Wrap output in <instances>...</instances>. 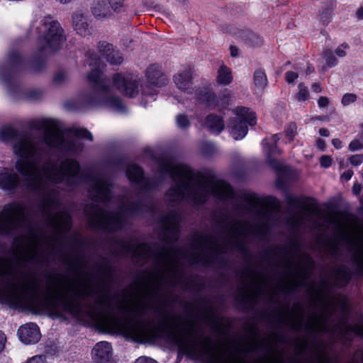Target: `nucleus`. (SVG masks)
Segmentation results:
<instances>
[{
	"label": "nucleus",
	"mask_w": 363,
	"mask_h": 363,
	"mask_svg": "<svg viewBox=\"0 0 363 363\" xmlns=\"http://www.w3.org/2000/svg\"><path fill=\"white\" fill-rule=\"evenodd\" d=\"M180 213L170 211L160 218L162 244L150 245L137 244L133 240H116L114 253L120 257L131 256L133 262L139 265L152 258V270L142 276L139 289L151 298L157 296L163 286L175 287L184 276L182 261L189 264L211 266L216 262L225 250L213 234L195 233L191 235L187 246L179 247Z\"/></svg>",
	"instance_id": "f257e3e1"
},
{
	"label": "nucleus",
	"mask_w": 363,
	"mask_h": 363,
	"mask_svg": "<svg viewBox=\"0 0 363 363\" xmlns=\"http://www.w3.org/2000/svg\"><path fill=\"white\" fill-rule=\"evenodd\" d=\"M46 295L39 301L40 285L35 277L23 274L17 277L12 262L0 257V301L13 307L37 306L58 313L65 312L79 316L83 307L88 316L101 329L116 332V315H113L111 298L108 289L93 288L86 281L68 284L65 288L48 285Z\"/></svg>",
	"instance_id": "f03ea898"
},
{
	"label": "nucleus",
	"mask_w": 363,
	"mask_h": 363,
	"mask_svg": "<svg viewBox=\"0 0 363 363\" xmlns=\"http://www.w3.org/2000/svg\"><path fill=\"white\" fill-rule=\"evenodd\" d=\"M28 127L36 130H44L41 141H33L27 133H21L11 126L0 130V140L3 142L14 141L13 150L19 158L16 168L19 173L28 176V184L33 188L36 181L46 175L51 167V160L43 162L49 152L46 146L74 154L82 148L78 139H65L57 121L48 118L33 119Z\"/></svg>",
	"instance_id": "7ed1b4c3"
},
{
	"label": "nucleus",
	"mask_w": 363,
	"mask_h": 363,
	"mask_svg": "<svg viewBox=\"0 0 363 363\" xmlns=\"http://www.w3.org/2000/svg\"><path fill=\"white\" fill-rule=\"evenodd\" d=\"M50 167L46 175H41L35 184L33 188L28 184V176L20 173L24 177L21 180L17 174L13 170L5 169L0 172V188L13 193L17 189L42 194L38 205V211L46 221L47 225L52 228L55 235L53 239L58 240L63 234L71 229L72 219L66 211H54L58 208L59 198L57 193L53 189L54 184L62 183L67 186H73L77 179L80 172L79 162L71 158L62 160L59 164L51 161Z\"/></svg>",
	"instance_id": "20e7f679"
},
{
	"label": "nucleus",
	"mask_w": 363,
	"mask_h": 363,
	"mask_svg": "<svg viewBox=\"0 0 363 363\" xmlns=\"http://www.w3.org/2000/svg\"><path fill=\"white\" fill-rule=\"evenodd\" d=\"M155 313L161 316L160 327L171 330L180 350L194 360L206 363H251L244 354L252 353L259 346L258 342L246 346L235 345L233 351L228 352L226 344H216L211 337L202 334L199 335L196 323L192 319H187L182 323V316L174 315L171 320L170 315L162 313L158 307L155 309ZM257 363H284V361L281 357H275L272 351L270 358L261 357Z\"/></svg>",
	"instance_id": "39448f33"
},
{
	"label": "nucleus",
	"mask_w": 363,
	"mask_h": 363,
	"mask_svg": "<svg viewBox=\"0 0 363 363\" xmlns=\"http://www.w3.org/2000/svg\"><path fill=\"white\" fill-rule=\"evenodd\" d=\"M158 164L161 175L169 174L174 183L166 194L169 202L178 203L186 199L199 205L206 202L211 194L224 202L235 197L233 188L223 181L213 183L201 172L184 164H174L169 159L160 160Z\"/></svg>",
	"instance_id": "423d86ee"
},
{
	"label": "nucleus",
	"mask_w": 363,
	"mask_h": 363,
	"mask_svg": "<svg viewBox=\"0 0 363 363\" xmlns=\"http://www.w3.org/2000/svg\"><path fill=\"white\" fill-rule=\"evenodd\" d=\"M112 184L108 179L96 177L91 181L89 194L95 203L85 206L84 211L91 228L106 233L121 230L125 224L128 216L142 212L140 201H130L128 199H119L118 209L109 211L101 208L97 203H107L111 199Z\"/></svg>",
	"instance_id": "0eeeda50"
},
{
	"label": "nucleus",
	"mask_w": 363,
	"mask_h": 363,
	"mask_svg": "<svg viewBox=\"0 0 363 363\" xmlns=\"http://www.w3.org/2000/svg\"><path fill=\"white\" fill-rule=\"evenodd\" d=\"M87 79L91 90L82 96L83 107L105 106L117 111L125 110L121 99L113 94L109 79L104 77L100 69L94 68L88 74Z\"/></svg>",
	"instance_id": "6e6552de"
},
{
	"label": "nucleus",
	"mask_w": 363,
	"mask_h": 363,
	"mask_svg": "<svg viewBox=\"0 0 363 363\" xmlns=\"http://www.w3.org/2000/svg\"><path fill=\"white\" fill-rule=\"evenodd\" d=\"M42 26L43 31L38 40V50L39 55L44 57L60 50L66 37L60 23L50 16L43 18Z\"/></svg>",
	"instance_id": "1a4fd4ad"
},
{
	"label": "nucleus",
	"mask_w": 363,
	"mask_h": 363,
	"mask_svg": "<svg viewBox=\"0 0 363 363\" xmlns=\"http://www.w3.org/2000/svg\"><path fill=\"white\" fill-rule=\"evenodd\" d=\"M40 233L29 225L28 233L14 238L18 258L23 263L43 265L49 262V256L38 252Z\"/></svg>",
	"instance_id": "9d476101"
},
{
	"label": "nucleus",
	"mask_w": 363,
	"mask_h": 363,
	"mask_svg": "<svg viewBox=\"0 0 363 363\" xmlns=\"http://www.w3.org/2000/svg\"><path fill=\"white\" fill-rule=\"evenodd\" d=\"M230 213L228 211L220 213L215 218L216 222L226 233L228 242L233 245L235 250L245 252L246 245L244 239L251 233L252 228L246 222H230Z\"/></svg>",
	"instance_id": "9b49d317"
},
{
	"label": "nucleus",
	"mask_w": 363,
	"mask_h": 363,
	"mask_svg": "<svg viewBox=\"0 0 363 363\" xmlns=\"http://www.w3.org/2000/svg\"><path fill=\"white\" fill-rule=\"evenodd\" d=\"M303 311L299 307V311L295 316H289L284 314L283 311H278L276 315V322L279 324H286L291 330L299 332L304 328V330L314 334L330 333V328L326 321L321 316L317 314H313L310 320L303 325Z\"/></svg>",
	"instance_id": "f8f14e48"
},
{
	"label": "nucleus",
	"mask_w": 363,
	"mask_h": 363,
	"mask_svg": "<svg viewBox=\"0 0 363 363\" xmlns=\"http://www.w3.org/2000/svg\"><path fill=\"white\" fill-rule=\"evenodd\" d=\"M28 220L26 208L19 203L4 206L0 211V235L8 236L21 229Z\"/></svg>",
	"instance_id": "ddd939ff"
},
{
	"label": "nucleus",
	"mask_w": 363,
	"mask_h": 363,
	"mask_svg": "<svg viewBox=\"0 0 363 363\" xmlns=\"http://www.w3.org/2000/svg\"><path fill=\"white\" fill-rule=\"evenodd\" d=\"M342 241L354 247H358L352 255V262L354 265V273L358 277L363 275V238L358 239L353 238L344 229L340 230L338 240H335L328 243L329 252L331 255H337L340 252V242Z\"/></svg>",
	"instance_id": "4468645a"
},
{
	"label": "nucleus",
	"mask_w": 363,
	"mask_h": 363,
	"mask_svg": "<svg viewBox=\"0 0 363 363\" xmlns=\"http://www.w3.org/2000/svg\"><path fill=\"white\" fill-rule=\"evenodd\" d=\"M248 205L246 209L253 213L264 224H267L273 214L279 209V201L274 197L260 199L256 195L247 197Z\"/></svg>",
	"instance_id": "2eb2a0df"
},
{
	"label": "nucleus",
	"mask_w": 363,
	"mask_h": 363,
	"mask_svg": "<svg viewBox=\"0 0 363 363\" xmlns=\"http://www.w3.org/2000/svg\"><path fill=\"white\" fill-rule=\"evenodd\" d=\"M250 277L253 284V288L248 289L244 286L239 288L236 296V302L244 309L252 308L256 303L257 298L264 293L263 285L265 279L262 276H256L255 272H250Z\"/></svg>",
	"instance_id": "dca6fc26"
},
{
	"label": "nucleus",
	"mask_w": 363,
	"mask_h": 363,
	"mask_svg": "<svg viewBox=\"0 0 363 363\" xmlns=\"http://www.w3.org/2000/svg\"><path fill=\"white\" fill-rule=\"evenodd\" d=\"M237 116L230 123V134L235 140L243 138L247 133V125L256 124L255 113L246 107L237 108Z\"/></svg>",
	"instance_id": "f3484780"
},
{
	"label": "nucleus",
	"mask_w": 363,
	"mask_h": 363,
	"mask_svg": "<svg viewBox=\"0 0 363 363\" xmlns=\"http://www.w3.org/2000/svg\"><path fill=\"white\" fill-rule=\"evenodd\" d=\"M114 86L123 94L129 97H134L139 93L140 80L138 76L130 74H115L113 77Z\"/></svg>",
	"instance_id": "a211bd4d"
},
{
	"label": "nucleus",
	"mask_w": 363,
	"mask_h": 363,
	"mask_svg": "<svg viewBox=\"0 0 363 363\" xmlns=\"http://www.w3.org/2000/svg\"><path fill=\"white\" fill-rule=\"evenodd\" d=\"M280 139L279 134H274L270 139H264L262 142L264 151L267 155V162L269 165L277 173L281 174L286 172L288 167L284 165L282 162L272 158L273 154L281 155L282 151L277 147V143Z\"/></svg>",
	"instance_id": "6ab92c4d"
},
{
	"label": "nucleus",
	"mask_w": 363,
	"mask_h": 363,
	"mask_svg": "<svg viewBox=\"0 0 363 363\" xmlns=\"http://www.w3.org/2000/svg\"><path fill=\"white\" fill-rule=\"evenodd\" d=\"M272 252L277 255L281 259V264L287 269L289 275L291 277L290 280L294 289H296L298 287L306 286V280L300 279L294 274L292 271L293 260L289 257L291 255V250L288 249L286 247L275 246L272 249Z\"/></svg>",
	"instance_id": "aec40b11"
},
{
	"label": "nucleus",
	"mask_w": 363,
	"mask_h": 363,
	"mask_svg": "<svg viewBox=\"0 0 363 363\" xmlns=\"http://www.w3.org/2000/svg\"><path fill=\"white\" fill-rule=\"evenodd\" d=\"M143 174L142 168L135 164H130L127 167L126 175L128 179L138 184L142 190L149 191L156 189L158 186L157 182L155 179H145Z\"/></svg>",
	"instance_id": "412c9836"
},
{
	"label": "nucleus",
	"mask_w": 363,
	"mask_h": 363,
	"mask_svg": "<svg viewBox=\"0 0 363 363\" xmlns=\"http://www.w3.org/2000/svg\"><path fill=\"white\" fill-rule=\"evenodd\" d=\"M98 50L111 65H120L123 63L122 53L116 49L112 44L106 41H100L98 44Z\"/></svg>",
	"instance_id": "4be33fe9"
},
{
	"label": "nucleus",
	"mask_w": 363,
	"mask_h": 363,
	"mask_svg": "<svg viewBox=\"0 0 363 363\" xmlns=\"http://www.w3.org/2000/svg\"><path fill=\"white\" fill-rule=\"evenodd\" d=\"M18 334L21 342L26 345L35 344L40 338L39 328L33 323H26L21 326L18 330Z\"/></svg>",
	"instance_id": "5701e85b"
},
{
	"label": "nucleus",
	"mask_w": 363,
	"mask_h": 363,
	"mask_svg": "<svg viewBox=\"0 0 363 363\" xmlns=\"http://www.w3.org/2000/svg\"><path fill=\"white\" fill-rule=\"evenodd\" d=\"M93 359L96 363H107L112 355V347L108 342H100L92 350Z\"/></svg>",
	"instance_id": "b1692460"
},
{
	"label": "nucleus",
	"mask_w": 363,
	"mask_h": 363,
	"mask_svg": "<svg viewBox=\"0 0 363 363\" xmlns=\"http://www.w3.org/2000/svg\"><path fill=\"white\" fill-rule=\"evenodd\" d=\"M192 74V69L191 68H188L179 71L177 74H175L174 77V81L177 87L182 91L191 94L193 92V89H191Z\"/></svg>",
	"instance_id": "393cba45"
},
{
	"label": "nucleus",
	"mask_w": 363,
	"mask_h": 363,
	"mask_svg": "<svg viewBox=\"0 0 363 363\" xmlns=\"http://www.w3.org/2000/svg\"><path fill=\"white\" fill-rule=\"evenodd\" d=\"M335 330L337 331V334L341 338L348 341L352 340L353 335L363 337V326L358 324H338Z\"/></svg>",
	"instance_id": "a878e982"
},
{
	"label": "nucleus",
	"mask_w": 363,
	"mask_h": 363,
	"mask_svg": "<svg viewBox=\"0 0 363 363\" xmlns=\"http://www.w3.org/2000/svg\"><path fill=\"white\" fill-rule=\"evenodd\" d=\"M146 77L148 82L156 86H162L167 84V78L161 71L160 68L156 65H150L146 70Z\"/></svg>",
	"instance_id": "bb28decb"
},
{
	"label": "nucleus",
	"mask_w": 363,
	"mask_h": 363,
	"mask_svg": "<svg viewBox=\"0 0 363 363\" xmlns=\"http://www.w3.org/2000/svg\"><path fill=\"white\" fill-rule=\"evenodd\" d=\"M72 26L79 35L86 37L91 35V27L87 18L84 14L74 13L72 15Z\"/></svg>",
	"instance_id": "cd10ccee"
},
{
	"label": "nucleus",
	"mask_w": 363,
	"mask_h": 363,
	"mask_svg": "<svg viewBox=\"0 0 363 363\" xmlns=\"http://www.w3.org/2000/svg\"><path fill=\"white\" fill-rule=\"evenodd\" d=\"M92 14L98 19L110 18L112 16L106 0L94 1L91 6Z\"/></svg>",
	"instance_id": "c85d7f7f"
},
{
	"label": "nucleus",
	"mask_w": 363,
	"mask_h": 363,
	"mask_svg": "<svg viewBox=\"0 0 363 363\" xmlns=\"http://www.w3.org/2000/svg\"><path fill=\"white\" fill-rule=\"evenodd\" d=\"M205 126L211 133L219 134L223 130L225 124L220 116L215 114H210L206 118Z\"/></svg>",
	"instance_id": "c756f323"
},
{
	"label": "nucleus",
	"mask_w": 363,
	"mask_h": 363,
	"mask_svg": "<svg viewBox=\"0 0 363 363\" xmlns=\"http://www.w3.org/2000/svg\"><path fill=\"white\" fill-rule=\"evenodd\" d=\"M196 95L199 101L205 103L208 106L214 107L218 104L216 94L208 89H199L196 91Z\"/></svg>",
	"instance_id": "7c9ffc66"
},
{
	"label": "nucleus",
	"mask_w": 363,
	"mask_h": 363,
	"mask_svg": "<svg viewBox=\"0 0 363 363\" xmlns=\"http://www.w3.org/2000/svg\"><path fill=\"white\" fill-rule=\"evenodd\" d=\"M353 272L347 267L342 265L335 271V279L340 286L347 285L351 280Z\"/></svg>",
	"instance_id": "2f4dec72"
},
{
	"label": "nucleus",
	"mask_w": 363,
	"mask_h": 363,
	"mask_svg": "<svg viewBox=\"0 0 363 363\" xmlns=\"http://www.w3.org/2000/svg\"><path fill=\"white\" fill-rule=\"evenodd\" d=\"M253 80L256 89L260 92L263 91L268 84L266 73L262 69H258L255 71Z\"/></svg>",
	"instance_id": "473e14b6"
},
{
	"label": "nucleus",
	"mask_w": 363,
	"mask_h": 363,
	"mask_svg": "<svg viewBox=\"0 0 363 363\" xmlns=\"http://www.w3.org/2000/svg\"><path fill=\"white\" fill-rule=\"evenodd\" d=\"M306 267H298L297 270L294 272V274L298 279L306 280V286L308 285L307 281L311 277V272H307L306 268H308L310 270H313V269L314 268V262L310 256L306 257Z\"/></svg>",
	"instance_id": "72a5a7b5"
},
{
	"label": "nucleus",
	"mask_w": 363,
	"mask_h": 363,
	"mask_svg": "<svg viewBox=\"0 0 363 363\" xmlns=\"http://www.w3.org/2000/svg\"><path fill=\"white\" fill-rule=\"evenodd\" d=\"M240 36L250 46H258L262 43V40L259 35L248 30L240 31Z\"/></svg>",
	"instance_id": "f704fd0d"
},
{
	"label": "nucleus",
	"mask_w": 363,
	"mask_h": 363,
	"mask_svg": "<svg viewBox=\"0 0 363 363\" xmlns=\"http://www.w3.org/2000/svg\"><path fill=\"white\" fill-rule=\"evenodd\" d=\"M233 81L232 72L226 65H222L218 70L217 82L223 85L229 84Z\"/></svg>",
	"instance_id": "c9c22d12"
},
{
	"label": "nucleus",
	"mask_w": 363,
	"mask_h": 363,
	"mask_svg": "<svg viewBox=\"0 0 363 363\" xmlns=\"http://www.w3.org/2000/svg\"><path fill=\"white\" fill-rule=\"evenodd\" d=\"M318 363H330V359L328 355L319 354L317 356ZM350 363H363V352L357 350L353 354Z\"/></svg>",
	"instance_id": "e433bc0d"
},
{
	"label": "nucleus",
	"mask_w": 363,
	"mask_h": 363,
	"mask_svg": "<svg viewBox=\"0 0 363 363\" xmlns=\"http://www.w3.org/2000/svg\"><path fill=\"white\" fill-rule=\"evenodd\" d=\"M23 59L18 52H10L8 55V63L12 69H20L23 66Z\"/></svg>",
	"instance_id": "4c0bfd02"
},
{
	"label": "nucleus",
	"mask_w": 363,
	"mask_h": 363,
	"mask_svg": "<svg viewBox=\"0 0 363 363\" xmlns=\"http://www.w3.org/2000/svg\"><path fill=\"white\" fill-rule=\"evenodd\" d=\"M210 328L216 333L222 335L225 333L223 324L213 315H206Z\"/></svg>",
	"instance_id": "58836bf2"
},
{
	"label": "nucleus",
	"mask_w": 363,
	"mask_h": 363,
	"mask_svg": "<svg viewBox=\"0 0 363 363\" xmlns=\"http://www.w3.org/2000/svg\"><path fill=\"white\" fill-rule=\"evenodd\" d=\"M335 7V1H331L329 2L327 6L324 8L323 11L320 13V19L324 24H328L330 22L332 18V13Z\"/></svg>",
	"instance_id": "ea45409f"
},
{
	"label": "nucleus",
	"mask_w": 363,
	"mask_h": 363,
	"mask_svg": "<svg viewBox=\"0 0 363 363\" xmlns=\"http://www.w3.org/2000/svg\"><path fill=\"white\" fill-rule=\"evenodd\" d=\"M62 264L67 266L72 272H77L82 267V257H77L76 259L63 258Z\"/></svg>",
	"instance_id": "a19ab883"
},
{
	"label": "nucleus",
	"mask_w": 363,
	"mask_h": 363,
	"mask_svg": "<svg viewBox=\"0 0 363 363\" xmlns=\"http://www.w3.org/2000/svg\"><path fill=\"white\" fill-rule=\"evenodd\" d=\"M98 272L106 278H112L114 274L113 267L107 262H104L99 265Z\"/></svg>",
	"instance_id": "79ce46f5"
},
{
	"label": "nucleus",
	"mask_w": 363,
	"mask_h": 363,
	"mask_svg": "<svg viewBox=\"0 0 363 363\" xmlns=\"http://www.w3.org/2000/svg\"><path fill=\"white\" fill-rule=\"evenodd\" d=\"M216 152V147L211 142H203L201 145V152L205 157H210Z\"/></svg>",
	"instance_id": "37998d69"
},
{
	"label": "nucleus",
	"mask_w": 363,
	"mask_h": 363,
	"mask_svg": "<svg viewBox=\"0 0 363 363\" xmlns=\"http://www.w3.org/2000/svg\"><path fill=\"white\" fill-rule=\"evenodd\" d=\"M323 56L328 67H333L337 65L338 60L333 55V52L331 50L328 49L325 50L323 52Z\"/></svg>",
	"instance_id": "c03bdc74"
},
{
	"label": "nucleus",
	"mask_w": 363,
	"mask_h": 363,
	"mask_svg": "<svg viewBox=\"0 0 363 363\" xmlns=\"http://www.w3.org/2000/svg\"><path fill=\"white\" fill-rule=\"evenodd\" d=\"M298 88V92L296 96V99L299 101L307 100L309 96L308 88L303 83L299 84Z\"/></svg>",
	"instance_id": "a18cd8bd"
},
{
	"label": "nucleus",
	"mask_w": 363,
	"mask_h": 363,
	"mask_svg": "<svg viewBox=\"0 0 363 363\" xmlns=\"http://www.w3.org/2000/svg\"><path fill=\"white\" fill-rule=\"evenodd\" d=\"M108 3V6L111 12H121L123 9V0H106Z\"/></svg>",
	"instance_id": "49530a36"
},
{
	"label": "nucleus",
	"mask_w": 363,
	"mask_h": 363,
	"mask_svg": "<svg viewBox=\"0 0 363 363\" xmlns=\"http://www.w3.org/2000/svg\"><path fill=\"white\" fill-rule=\"evenodd\" d=\"M72 132L77 138H82L89 140L91 141L93 140V136L91 133L85 128H75L72 130Z\"/></svg>",
	"instance_id": "de8ad7c7"
},
{
	"label": "nucleus",
	"mask_w": 363,
	"mask_h": 363,
	"mask_svg": "<svg viewBox=\"0 0 363 363\" xmlns=\"http://www.w3.org/2000/svg\"><path fill=\"white\" fill-rule=\"evenodd\" d=\"M177 125L179 128L185 129L190 125L189 120L186 115L179 114L176 118Z\"/></svg>",
	"instance_id": "09e8293b"
},
{
	"label": "nucleus",
	"mask_w": 363,
	"mask_h": 363,
	"mask_svg": "<svg viewBox=\"0 0 363 363\" xmlns=\"http://www.w3.org/2000/svg\"><path fill=\"white\" fill-rule=\"evenodd\" d=\"M297 126L296 123H291L288 125L285 132L286 137L288 138L289 142H291L294 140L295 135H296Z\"/></svg>",
	"instance_id": "8fccbe9b"
},
{
	"label": "nucleus",
	"mask_w": 363,
	"mask_h": 363,
	"mask_svg": "<svg viewBox=\"0 0 363 363\" xmlns=\"http://www.w3.org/2000/svg\"><path fill=\"white\" fill-rule=\"evenodd\" d=\"M357 99V96L355 94L347 93L343 95L341 103L344 106H346L356 101Z\"/></svg>",
	"instance_id": "3c124183"
},
{
	"label": "nucleus",
	"mask_w": 363,
	"mask_h": 363,
	"mask_svg": "<svg viewBox=\"0 0 363 363\" xmlns=\"http://www.w3.org/2000/svg\"><path fill=\"white\" fill-rule=\"evenodd\" d=\"M363 149V143L360 140L354 139L349 145V150L352 152Z\"/></svg>",
	"instance_id": "603ef678"
},
{
	"label": "nucleus",
	"mask_w": 363,
	"mask_h": 363,
	"mask_svg": "<svg viewBox=\"0 0 363 363\" xmlns=\"http://www.w3.org/2000/svg\"><path fill=\"white\" fill-rule=\"evenodd\" d=\"M68 79V75L65 72H59L55 74L54 81L57 84H61Z\"/></svg>",
	"instance_id": "864d4df0"
},
{
	"label": "nucleus",
	"mask_w": 363,
	"mask_h": 363,
	"mask_svg": "<svg viewBox=\"0 0 363 363\" xmlns=\"http://www.w3.org/2000/svg\"><path fill=\"white\" fill-rule=\"evenodd\" d=\"M349 161L351 163V164L354 166H358L363 162V154L352 155L349 158Z\"/></svg>",
	"instance_id": "5fc2aeb1"
},
{
	"label": "nucleus",
	"mask_w": 363,
	"mask_h": 363,
	"mask_svg": "<svg viewBox=\"0 0 363 363\" xmlns=\"http://www.w3.org/2000/svg\"><path fill=\"white\" fill-rule=\"evenodd\" d=\"M286 202L289 206L292 208H298L300 207V201L297 197L289 196L286 198Z\"/></svg>",
	"instance_id": "6e6d98bb"
},
{
	"label": "nucleus",
	"mask_w": 363,
	"mask_h": 363,
	"mask_svg": "<svg viewBox=\"0 0 363 363\" xmlns=\"http://www.w3.org/2000/svg\"><path fill=\"white\" fill-rule=\"evenodd\" d=\"M86 57L89 59V60H91L89 62V65L91 66L94 64L96 65L99 62V59L97 57L96 54L92 50L87 51L86 53Z\"/></svg>",
	"instance_id": "4d7b16f0"
},
{
	"label": "nucleus",
	"mask_w": 363,
	"mask_h": 363,
	"mask_svg": "<svg viewBox=\"0 0 363 363\" xmlns=\"http://www.w3.org/2000/svg\"><path fill=\"white\" fill-rule=\"evenodd\" d=\"M349 48V45L347 43H342L339 47H337L335 50V54L340 57H342L346 55V52L345 51V49Z\"/></svg>",
	"instance_id": "13d9d810"
},
{
	"label": "nucleus",
	"mask_w": 363,
	"mask_h": 363,
	"mask_svg": "<svg viewBox=\"0 0 363 363\" xmlns=\"http://www.w3.org/2000/svg\"><path fill=\"white\" fill-rule=\"evenodd\" d=\"M321 167L327 168L332 164V158L328 155H323L320 159Z\"/></svg>",
	"instance_id": "bf43d9fd"
},
{
	"label": "nucleus",
	"mask_w": 363,
	"mask_h": 363,
	"mask_svg": "<svg viewBox=\"0 0 363 363\" xmlns=\"http://www.w3.org/2000/svg\"><path fill=\"white\" fill-rule=\"evenodd\" d=\"M298 75L296 72L289 71L285 74V78L288 83H292L295 79L298 78Z\"/></svg>",
	"instance_id": "052dcab7"
},
{
	"label": "nucleus",
	"mask_w": 363,
	"mask_h": 363,
	"mask_svg": "<svg viewBox=\"0 0 363 363\" xmlns=\"http://www.w3.org/2000/svg\"><path fill=\"white\" fill-rule=\"evenodd\" d=\"M294 289L293 288V286L289 280V279H287L285 282H284V284L283 285V291L286 293V294H289L291 293V291H293Z\"/></svg>",
	"instance_id": "680f3d73"
},
{
	"label": "nucleus",
	"mask_w": 363,
	"mask_h": 363,
	"mask_svg": "<svg viewBox=\"0 0 363 363\" xmlns=\"http://www.w3.org/2000/svg\"><path fill=\"white\" fill-rule=\"evenodd\" d=\"M319 107H326L329 104V99L326 96H320L318 100Z\"/></svg>",
	"instance_id": "e2e57ef3"
},
{
	"label": "nucleus",
	"mask_w": 363,
	"mask_h": 363,
	"mask_svg": "<svg viewBox=\"0 0 363 363\" xmlns=\"http://www.w3.org/2000/svg\"><path fill=\"white\" fill-rule=\"evenodd\" d=\"M135 363H157L155 359L146 357H140L135 361Z\"/></svg>",
	"instance_id": "0e129e2a"
},
{
	"label": "nucleus",
	"mask_w": 363,
	"mask_h": 363,
	"mask_svg": "<svg viewBox=\"0 0 363 363\" xmlns=\"http://www.w3.org/2000/svg\"><path fill=\"white\" fill-rule=\"evenodd\" d=\"M353 171L352 169H348L342 173L341 175V178L345 179V181L350 180L352 175H353Z\"/></svg>",
	"instance_id": "69168bd1"
},
{
	"label": "nucleus",
	"mask_w": 363,
	"mask_h": 363,
	"mask_svg": "<svg viewBox=\"0 0 363 363\" xmlns=\"http://www.w3.org/2000/svg\"><path fill=\"white\" fill-rule=\"evenodd\" d=\"M26 363H43L41 356H35L30 358Z\"/></svg>",
	"instance_id": "338daca9"
},
{
	"label": "nucleus",
	"mask_w": 363,
	"mask_h": 363,
	"mask_svg": "<svg viewBox=\"0 0 363 363\" xmlns=\"http://www.w3.org/2000/svg\"><path fill=\"white\" fill-rule=\"evenodd\" d=\"M362 191V185L359 183L354 184L352 186V192L354 195H359Z\"/></svg>",
	"instance_id": "774afa93"
}]
</instances>
